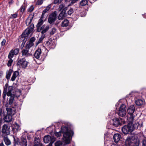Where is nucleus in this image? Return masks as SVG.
Masks as SVG:
<instances>
[{"label": "nucleus", "mask_w": 146, "mask_h": 146, "mask_svg": "<svg viewBox=\"0 0 146 146\" xmlns=\"http://www.w3.org/2000/svg\"><path fill=\"white\" fill-rule=\"evenodd\" d=\"M62 133H63V139L66 144H69L74 133L72 130H69L68 127L64 126L61 127V130L58 132H55L54 134L57 137H60Z\"/></svg>", "instance_id": "nucleus-1"}, {"label": "nucleus", "mask_w": 146, "mask_h": 146, "mask_svg": "<svg viewBox=\"0 0 146 146\" xmlns=\"http://www.w3.org/2000/svg\"><path fill=\"white\" fill-rule=\"evenodd\" d=\"M19 50V48H16L15 49H12L10 51L8 55V58L9 59L7 64L8 66H11L12 63L13 61L12 58L14 57V55L16 56L18 54Z\"/></svg>", "instance_id": "nucleus-2"}, {"label": "nucleus", "mask_w": 146, "mask_h": 146, "mask_svg": "<svg viewBox=\"0 0 146 146\" xmlns=\"http://www.w3.org/2000/svg\"><path fill=\"white\" fill-rule=\"evenodd\" d=\"M134 129L132 124L131 123H129L127 125H125L121 128V130L122 133L125 135L132 133V132Z\"/></svg>", "instance_id": "nucleus-3"}, {"label": "nucleus", "mask_w": 146, "mask_h": 146, "mask_svg": "<svg viewBox=\"0 0 146 146\" xmlns=\"http://www.w3.org/2000/svg\"><path fill=\"white\" fill-rule=\"evenodd\" d=\"M13 90L12 86H9L8 88V92H7V95L8 96H9V100L8 101L7 103L5 105L6 107L8 106V105H11L13 104L15 98V95L12 94L11 91Z\"/></svg>", "instance_id": "nucleus-4"}, {"label": "nucleus", "mask_w": 146, "mask_h": 146, "mask_svg": "<svg viewBox=\"0 0 146 146\" xmlns=\"http://www.w3.org/2000/svg\"><path fill=\"white\" fill-rule=\"evenodd\" d=\"M136 139V135L132 133L129 135L125 140V144L126 146H130L132 144V141Z\"/></svg>", "instance_id": "nucleus-5"}, {"label": "nucleus", "mask_w": 146, "mask_h": 146, "mask_svg": "<svg viewBox=\"0 0 146 146\" xmlns=\"http://www.w3.org/2000/svg\"><path fill=\"white\" fill-rule=\"evenodd\" d=\"M126 105L124 104H122L121 105L117 113L119 116L124 117L125 116L126 114Z\"/></svg>", "instance_id": "nucleus-6"}, {"label": "nucleus", "mask_w": 146, "mask_h": 146, "mask_svg": "<svg viewBox=\"0 0 146 146\" xmlns=\"http://www.w3.org/2000/svg\"><path fill=\"white\" fill-rule=\"evenodd\" d=\"M1 132L3 134V135H7L10 134V128L7 124H5L2 126Z\"/></svg>", "instance_id": "nucleus-7"}, {"label": "nucleus", "mask_w": 146, "mask_h": 146, "mask_svg": "<svg viewBox=\"0 0 146 146\" xmlns=\"http://www.w3.org/2000/svg\"><path fill=\"white\" fill-rule=\"evenodd\" d=\"M56 12L55 11L52 13L49 16L48 19L49 23L51 24L54 22L56 19Z\"/></svg>", "instance_id": "nucleus-8"}, {"label": "nucleus", "mask_w": 146, "mask_h": 146, "mask_svg": "<svg viewBox=\"0 0 146 146\" xmlns=\"http://www.w3.org/2000/svg\"><path fill=\"white\" fill-rule=\"evenodd\" d=\"M28 62L26 61L24 58L20 59L17 62V66H21L22 68H25L27 66Z\"/></svg>", "instance_id": "nucleus-9"}, {"label": "nucleus", "mask_w": 146, "mask_h": 146, "mask_svg": "<svg viewBox=\"0 0 146 146\" xmlns=\"http://www.w3.org/2000/svg\"><path fill=\"white\" fill-rule=\"evenodd\" d=\"M135 110V107L134 106L131 105L128 107L127 109V112L128 113L131 115L132 118V119H133L134 118L133 116V114L134 113Z\"/></svg>", "instance_id": "nucleus-10"}, {"label": "nucleus", "mask_w": 146, "mask_h": 146, "mask_svg": "<svg viewBox=\"0 0 146 146\" xmlns=\"http://www.w3.org/2000/svg\"><path fill=\"white\" fill-rule=\"evenodd\" d=\"M3 115L4 116L3 119L5 122H9L12 121V116L11 115L4 112H3Z\"/></svg>", "instance_id": "nucleus-11"}, {"label": "nucleus", "mask_w": 146, "mask_h": 146, "mask_svg": "<svg viewBox=\"0 0 146 146\" xmlns=\"http://www.w3.org/2000/svg\"><path fill=\"white\" fill-rule=\"evenodd\" d=\"M55 139L53 137H51L50 136L48 135L45 136L44 138V141L45 143H47L50 141V143H53L55 140Z\"/></svg>", "instance_id": "nucleus-12"}, {"label": "nucleus", "mask_w": 146, "mask_h": 146, "mask_svg": "<svg viewBox=\"0 0 146 146\" xmlns=\"http://www.w3.org/2000/svg\"><path fill=\"white\" fill-rule=\"evenodd\" d=\"M8 105V106L6 107V110L7 111V113L10 114L13 116L16 113V109L14 107H12V108H8V107L9 106Z\"/></svg>", "instance_id": "nucleus-13"}, {"label": "nucleus", "mask_w": 146, "mask_h": 146, "mask_svg": "<svg viewBox=\"0 0 146 146\" xmlns=\"http://www.w3.org/2000/svg\"><path fill=\"white\" fill-rule=\"evenodd\" d=\"M112 125L115 127L121 125V121L118 118H115L112 119Z\"/></svg>", "instance_id": "nucleus-14"}, {"label": "nucleus", "mask_w": 146, "mask_h": 146, "mask_svg": "<svg viewBox=\"0 0 146 146\" xmlns=\"http://www.w3.org/2000/svg\"><path fill=\"white\" fill-rule=\"evenodd\" d=\"M42 51L40 48H38L35 51L33 56L37 59H39L42 53Z\"/></svg>", "instance_id": "nucleus-15"}, {"label": "nucleus", "mask_w": 146, "mask_h": 146, "mask_svg": "<svg viewBox=\"0 0 146 146\" xmlns=\"http://www.w3.org/2000/svg\"><path fill=\"white\" fill-rule=\"evenodd\" d=\"M121 138V135L119 133L115 134L113 136L114 141L116 143L118 142Z\"/></svg>", "instance_id": "nucleus-16"}, {"label": "nucleus", "mask_w": 146, "mask_h": 146, "mask_svg": "<svg viewBox=\"0 0 146 146\" xmlns=\"http://www.w3.org/2000/svg\"><path fill=\"white\" fill-rule=\"evenodd\" d=\"M2 137L3 138V140L5 145L7 146L10 145L11 142L7 135H2Z\"/></svg>", "instance_id": "nucleus-17"}, {"label": "nucleus", "mask_w": 146, "mask_h": 146, "mask_svg": "<svg viewBox=\"0 0 146 146\" xmlns=\"http://www.w3.org/2000/svg\"><path fill=\"white\" fill-rule=\"evenodd\" d=\"M34 144L38 146H42V144L41 143V140L38 137H35L34 140Z\"/></svg>", "instance_id": "nucleus-18"}, {"label": "nucleus", "mask_w": 146, "mask_h": 146, "mask_svg": "<svg viewBox=\"0 0 146 146\" xmlns=\"http://www.w3.org/2000/svg\"><path fill=\"white\" fill-rule=\"evenodd\" d=\"M29 50L26 49H23L22 51V55L23 56L28 57L30 56V54L29 53Z\"/></svg>", "instance_id": "nucleus-19"}, {"label": "nucleus", "mask_w": 146, "mask_h": 146, "mask_svg": "<svg viewBox=\"0 0 146 146\" xmlns=\"http://www.w3.org/2000/svg\"><path fill=\"white\" fill-rule=\"evenodd\" d=\"M69 23V22L68 20L66 19H64L62 22L61 26L62 27H66L68 25Z\"/></svg>", "instance_id": "nucleus-20"}, {"label": "nucleus", "mask_w": 146, "mask_h": 146, "mask_svg": "<svg viewBox=\"0 0 146 146\" xmlns=\"http://www.w3.org/2000/svg\"><path fill=\"white\" fill-rule=\"evenodd\" d=\"M19 144L22 146H27V143L26 139L24 137L22 138Z\"/></svg>", "instance_id": "nucleus-21"}, {"label": "nucleus", "mask_w": 146, "mask_h": 146, "mask_svg": "<svg viewBox=\"0 0 146 146\" xmlns=\"http://www.w3.org/2000/svg\"><path fill=\"white\" fill-rule=\"evenodd\" d=\"M12 72L13 70L11 69H9V70L7 71L6 77L8 80L10 79Z\"/></svg>", "instance_id": "nucleus-22"}, {"label": "nucleus", "mask_w": 146, "mask_h": 146, "mask_svg": "<svg viewBox=\"0 0 146 146\" xmlns=\"http://www.w3.org/2000/svg\"><path fill=\"white\" fill-rule=\"evenodd\" d=\"M14 139L13 143L14 145H16L20 143L19 140V138L14 136H13Z\"/></svg>", "instance_id": "nucleus-23"}, {"label": "nucleus", "mask_w": 146, "mask_h": 146, "mask_svg": "<svg viewBox=\"0 0 146 146\" xmlns=\"http://www.w3.org/2000/svg\"><path fill=\"white\" fill-rule=\"evenodd\" d=\"M43 17H42V16H41L40 18L38 20V22L36 25L37 26H41L42 25L44 21Z\"/></svg>", "instance_id": "nucleus-24"}, {"label": "nucleus", "mask_w": 146, "mask_h": 146, "mask_svg": "<svg viewBox=\"0 0 146 146\" xmlns=\"http://www.w3.org/2000/svg\"><path fill=\"white\" fill-rule=\"evenodd\" d=\"M51 7V5H48L46 8L42 11V14L41 16H42L44 17L45 14L48 11Z\"/></svg>", "instance_id": "nucleus-25"}, {"label": "nucleus", "mask_w": 146, "mask_h": 146, "mask_svg": "<svg viewBox=\"0 0 146 146\" xmlns=\"http://www.w3.org/2000/svg\"><path fill=\"white\" fill-rule=\"evenodd\" d=\"M135 103L136 105L138 106H141L144 104V101L141 99H139L135 101Z\"/></svg>", "instance_id": "nucleus-26"}, {"label": "nucleus", "mask_w": 146, "mask_h": 146, "mask_svg": "<svg viewBox=\"0 0 146 146\" xmlns=\"http://www.w3.org/2000/svg\"><path fill=\"white\" fill-rule=\"evenodd\" d=\"M88 3L87 0H82L80 3V5L81 6H84Z\"/></svg>", "instance_id": "nucleus-27"}, {"label": "nucleus", "mask_w": 146, "mask_h": 146, "mask_svg": "<svg viewBox=\"0 0 146 146\" xmlns=\"http://www.w3.org/2000/svg\"><path fill=\"white\" fill-rule=\"evenodd\" d=\"M21 94V91L20 90H16L15 92V96L17 98L19 97L20 95Z\"/></svg>", "instance_id": "nucleus-28"}, {"label": "nucleus", "mask_w": 146, "mask_h": 146, "mask_svg": "<svg viewBox=\"0 0 146 146\" xmlns=\"http://www.w3.org/2000/svg\"><path fill=\"white\" fill-rule=\"evenodd\" d=\"M45 35H42L40 38L39 39L38 41H36V46L38 45L43 40V39L44 38Z\"/></svg>", "instance_id": "nucleus-29"}, {"label": "nucleus", "mask_w": 146, "mask_h": 146, "mask_svg": "<svg viewBox=\"0 0 146 146\" xmlns=\"http://www.w3.org/2000/svg\"><path fill=\"white\" fill-rule=\"evenodd\" d=\"M65 16V14L63 13V11H61L58 17V19L60 20L63 19Z\"/></svg>", "instance_id": "nucleus-30"}, {"label": "nucleus", "mask_w": 146, "mask_h": 146, "mask_svg": "<svg viewBox=\"0 0 146 146\" xmlns=\"http://www.w3.org/2000/svg\"><path fill=\"white\" fill-rule=\"evenodd\" d=\"M26 8V6L25 4H23L21 7L20 10L21 12L22 13H24L25 11V10Z\"/></svg>", "instance_id": "nucleus-31"}, {"label": "nucleus", "mask_w": 146, "mask_h": 146, "mask_svg": "<svg viewBox=\"0 0 146 146\" xmlns=\"http://www.w3.org/2000/svg\"><path fill=\"white\" fill-rule=\"evenodd\" d=\"M29 35L27 34V33L25 31L23 32L22 34L21 35V37L22 39L23 38H25V40L27 39L26 38V37L28 36Z\"/></svg>", "instance_id": "nucleus-32"}, {"label": "nucleus", "mask_w": 146, "mask_h": 146, "mask_svg": "<svg viewBox=\"0 0 146 146\" xmlns=\"http://www.w3.org/2000/svg\"><path fill=\"white\" fill-rule=\"evenodd\" d=\"M34 15L35 14L33 13V14H31L29 15L28 18H29V19L30 21L29 23H31L32 20L34 17Z\"/></svg>", "instance_id": "nucleus-33"}, {"label": "nucleus", "mask_w": 146, "mask_h": 146, "mask_svg": "<svg viewBox=\"0 0 146 146\" xmlns=\"http://www.w3.org/2000/svg\"><path fill=\"white\" fill-rule=\"evenodd\" d=\"M25 31L27 33V34L29 35L31 33H32L33 30L28 28L25 30Z\"/></svg>", "instance_id": "nucleus-34"}, {"label": "nucleus", "mask_w": 146, "mask_h": 146, "mask_svg": "<svg viewBox=\"0 0 146 146\" xmlns=\"http://www.w3.org/2000/svg\"><path fill=\"white\" fill-rule=\"evenodd\" d=\"M62 144V142L60 141H58L55 143V146H60Z\"/></svg>", "instance_id": "nucleus-35"}, {"label": "nucleus", "mask_w": 146, "mask_h": 146, "mask_svg": "<svg viewBox=\"0 0 146 146\" xmlns=\"http://www.w3.org/2000/svg\"><path fill=\"white\" fill-rule=\"evenodd\" d=\"M18 15L17 13H16L14 14L11 15L10 18L13 19H15L17 17Z\"/></svg>", "instance_id": "nucleus-36"}, {"label": "nucleus", "mask_w": 146, "mask_h": 146, "mask_svg": "<svg viewBox=\"0 0 146 146\" xmlns=\"http://www.w3.org/2000/svg\"><path fill=\"white\" fill-rule=\"evenodd\" d=\"M14 129L17 131L20 130V126L17 123H16L15 125Z\"/></svg>", "instance_id": "nucleus-37"}, {"label": "nucleus", "mask_w": 146, "mask_h": 146, "mask_svg": "<svg viewBox=\"0 0 146 146\" xmlns=\"http://www.w3.org/2000/svg\"><path fill=\"white\" fill-rule=\"evenodd\" d=\"M56 32V29L53 28L52 29L51 31L50 32V34L51 35H53Z\"/></svg>", "instance_id": "nucleus-38"}, {"label": "nucleus", "mask_w": 146, "mask_h": 146, "mask_svg": "<svg viewBox=\"0 0 146 146\" xmlns=\"http://www.w3.org/2000/svg\"><path fill=\"white\" fill-rule=\"evenodd\" d=\"M34 9V8L33 5L31 6L28 9L27 11L29 12H31Z\"/></svg>", "instance_id": "nucleus-39"}, {"label": "nucleus", "mask_w": 146, "mask_h": 146, "mask_svg": "<svg viewBox=\"0 0 146 146\" xmlns=\"http://www.w3.org/2000/svg\"><path fill=\"white\" fill-rule=\"evenodd\" d=\"M26 40H27V39L25 40V38H24L23 40V42L21 45V49H22L24 47V45L25 44V43Z\"/></svg>", "instance_id": "nucleus-40"}, {"label": "nucleus", "mask_w": 146, "mask_h": 146, "mask_svg": "<svg viewBox=\"0 0 146 146\" xmlns=\"http://www.w3.org/2000/svg\"><path fill=\"white\" fill-rule=\"evenodd\" d=\"M19 75V72L18 71H15L13 73L12 76L17 77Z\"/></svg>", "instance_id": "nucleus-41"}, {"label": "nucleus", "mask_w": 146, "mask_h": 146, "mask_svg": "<svg viewBox=\"0 0 146 146\" xmlns=\"http://www.w3.org/2000/svg\"><path fill=\"white\" fill-rule=\"evenodd\" d=\"M74 12L73 9L72 8H70L68 11V15H71Z\"/></svg>", "instance_id": "nucleus-42"}, {"label": "nucleus", "mask_w": 146, "mask_h": 146, "mask_svg": "<svg viewBox=\"0 0 146 146\" xmlns=\"http://www.w3.org/2000/svg\"><path fill=\"white\" fill-rule=\"evenodd\" d=\"M30 22V21L29 18H27L25 21V24L27 26H28L31 23V22Z\"/></svg>", "instance_id": "nucleus-43"}, {"label": "nucleus", "mask_w": 146, "mask_h": 146, "mask_svg": "<svg viewBox=\"0 0 146 146\" xmlns=\"http://www.w3.org/2000/svg\"><path fill=\"white\" fill-rule=\"evenodd\" d=\"M43 2V0H38L36 2V5H40Z\"/></svg>", "instance_id": "nucleus-44"}, {"label": "nucleus", "mask_w": 146, "mask_h": 146, "mask_svg": "<svg viewBox=\"0 0 146 146\" xmlns=\"http://www.w3.org/2000/svg\"><path fill=\"white\" fill-rule=\"evenodd\" d=\"M63 0H54V4H59L61 3Z\"/></svg>", "instance_id": "nucleus-45"}, {"label": "nucleus", "mask_w": 146, "mask_h": 146, "mask_svg": "<svg viewBox=\"0 0 146 146\" xmlns=\"http://www.w3.org/2000/svg\"><path fill=\"white\" fill-rule=\"evenodd\" d=\"M41 26H38L36 25L37 28L36 30L38 32H40L41 30H42V28H41Z\"/></svg>", "instance_id": "nucleus-46"}, {"label": "nucleus", "mask_w": 146, "mask_h": 146, "mask_svg": "<svg viewBox=\"0 0 146 146\" xmlns=\"http://www.w3.org/2000/svg\"><path fill=\"white\" fill-rule=\"evenodd\" d=\"M8 86V84L7 83L5 84V86L4 87V90L3 92H7V88Z\"/></svg>", "instance_id": "nucleus-47"}, {"label": "nucleus", "mask_w": 146, "mask_h": 146, "mask_svg": "<svg viewBox=\"0 0 146 146\" xmlns=\"http://www.w3.org/2000/svg\"><path fill=\"white\" fill-rule=\"evenodd\" d=\"M28 28L33 31L34 28V24L33 23L31 24Z\"/></svg>", "instance_id": "nucleus-48"}, {"label": "nucleus", "mask_w": 146, "mask_h": 146, "mask_svg": "<svg viewBox=\"0 0 146 146\" xmlns=\"http://www.w3.org/2000/svg\"><path fill=\"white\" fill-rule=\"evenodd\" d=\"M32 46H31L30 45V44H27L26 46V47H25V48H26L25 49H26L27 50H29V49H30V48Z\"/></svg>", "instance_id": "nucleus-49"}, {"label": "nucleus", "mask_w": 146, "mask_h": 146, "mask_svg": "<svg viewBox=\"0 0 146 146\" xmlns=\"http://www.w3.org/2000/svg\"><path fill=\"white\" fill-rule=\"evenodd\" d=\"M35 38L34 37H33L31 38L29 40L33 43V42L35 41Z\"/></svg>", "instance_id": "nucleus-50"}, {"label": "nucleus", "mask_w": 146, "mask_h": 146, "mask_svg": "<svg viewBox=\"0 0 146 146\" xmlns=\"http://www.w3.org/2000/svg\"><path fill=\"white\" fill-rule=\"evenodd\" d=\"M6 42V40L5 39H3L1 43V46H4Z\"/></svg>", "instance_id": "nucleus-51"}, {"label": "nucleus", "mask_w": 146, "mask_h": 146, "mask_svg": "<svg viewBox=\"0 0 146 146\" xmlns=\"http://www.w3.org/2000/svg\"><path fill=\"white\" fill-rule=\"evenodd\" d=\"M142 146H146V139H144L142 141Z\"/></svg>", "instance_id": "nucleus-52"}, {"label": "nucleus", "mask_w": 146, "mask_h": 146, "mask_svg": "<svg viewBox=\"0 0 146 146\" xmlns=\"http://www.w3.org/2000/svg\"><path fill=\"white\" fill-rule=\"evenodd\" d=\"M2 110L0 108V121L1 120H2V117H1L2 115H3V113H2Z\"/></svg>", "instance_id": "nucleus-53"}, {"label": "nucleus", "mask_w": 146, "mask_h": 146, "mask_svg": "<svg viewBox=\"0 0 146 146\" xmlns=\"http://www.w3.org/2000/svg\"><path fill=\"white\" fill-rule=\"evenodd\" d=\"M6 94H7V92H3V99H5Z\"/></svg>", "instance_id": "nucleus-54"}, {"label": "nucleus", "mask_w": 146, "mask_h": 146, "mask_svg": "<svg viewBox=\"0 0 146 146\" xmlns=\"http://www.w3.org/2000/svg\"><path fill=\"white\" fill-rule=\"evenodd\" d=\"M49 29V27L48 26H46L45 28L43 29L46 31V32H47Z\"/></svg>", "instance_id": "nucleus-55"}, {"label": "nucleus", "mask_w": 146, "mask_h": 146, "mask_svg": "<svg viewBox=\"0 0 146 146\" xmlns=\"http://www.w3.org/2000/svg\"><path fill=\"white\" fill-rule=\"evenodd\" d=\"M16 78V77L12 76L11 78V80L12 81H14L15 80Z\"/></svg>", "instance_id": "nucleus-56"}, {"label": "nucleus", "mask_w": 146, "mask_h": 146, "mask_svg": "<svg viewBox=\"0 0 146 146\" xmlns=\"http://www.w3.org/2000/svg\"><path fill=\"white\" fill-rule=\"evenodd\" d=\"M67 9V8L66 7H65L63 10L62 11H63V13L64 14H66V11Z\"/></svg>", "instance_id": "nucleus-57"}, {"label": "nucleus", "mask_w": 146, "mask_h": 146, "mask_svg": "<svg viewBox=\"0 0 146 146\" xmlns=\"http://www.w3.org/2000/svg\"><path fill=\"white\" fill-rule=\"evenodd\" d=\"M30 45H31V46H33L34 44L33 42L30 41V40L29 41V43H28Z\"/></svg>", "instance_id": "nucleus-58"}, {"label": "nucleus", "mask_w": 146, "mask_h": 146, "mask_svg": "<svg viewBox=\"0 0 146 146\" xmlns=\"http://www.w3.org/2000/svg\"><path fill=\"white\" fill-rule=\"evenodd\" d=\"M14 2V1L13 0H11L9 1L8 3L9 4L11 5Z\"/></svg>", "instance_id": "nucleus-59"}, {"label": "nucleus", "mask_w": 146, "mask_h": 146, "mask_svg": "<svg viewBox=\"0 0 146 146\" xmlns=\"http://www.w3.org/2000/svg\"><path fill=\"white\" fill-rule=\"evenodd\" d=\"M64 7V6L63 4H61L59 6V7L61 9H62Z\"/></svg>", "instance_id": "nucleus-60"}, {"label": "nucleus", "mask_w": 146, "mask_h": 146, "mask_svg": "<svg viewBox=\"0 0 146 146\" xmlns=\"http://www.w3.org/2000/svg\"><path fill=\"white\" fill-rule=\"evenodd\" d=\"M46 33V31L44 29H43L41 32V33L42 34V35H44V34Z\"/></svg>", "instance_id": "nucleus-61"}, {"label": "nucleus", "mask_w": 146, "mask_h": 146, "mask_svg": "<svg viewBox=\"0 0 146 146\" xmlns=\"http://www.w3.org/2000/svg\"><path fill=\"white\" fill-rule=\"evenodd\" d=\"M3 74V72L2 71H0V78L1 77Z\"/></svg>", "instance_id": "nucleus-62"}, {"label": "nucleus", "mask_w": 146, "mask_h": 146, "mask_svg": "<svg viewBox=\"0 0 146 146\" xmlns=\"http://www.w3.org/2000/svg\"><path fill=\"white\" fill-rule=\"evenodd\" d=\"M50 44V43L49 41H47L46 42V45L47 46H49Z\"/></svg>", "instance_id": "nucleus-63"}, {"label": "nucleus", "mask_w": 146, "mask_h": 146, "mask_svg": "<svg viewBox=\"0 0 146 146\" xmlns=\"http://www.w3.org/2000/svg\"><path fill=\"white\" fill-rule=\"evenodd\" d=\"M78 0H72V3H75Z\"/></svg>", "instance_id": "nucleus-64"}]
</instances>
